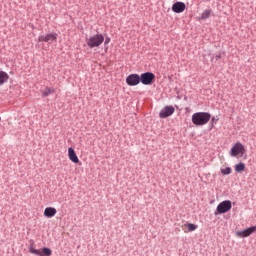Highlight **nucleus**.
<instances>
[{
    "mask_svg": "<svg viewBox=\"0 0 256 256\" xmlns=\"http://www.w3.org/2000/svg\"><path fill=\"white\" fill-rule=\"evenodd\" d=\"M211 16V10H204L201 14L200 19H209Z\"/></svg>",
    "mask_w": 256,
    "mask_h": 256,
    "instance_id": "nucleus-18",
    "label": "nucleus"
},
{
    "mask_svg": "<svg viewBox=\"0 0 256 256\" xmlns=\"http://www.w3.org/2000/svg\"><path fill=\"white\" fill-rule=\"evenodd\" d=\"M255 231H256V226H252L246 230L236 232V236H238L240 238L249 237V236L253 235V233H255Z\"/></svg>",
    "mask_w": 256,
    "mask_h": 256,
    "instance_id": "nucleus-10",
    "label": "nucleus"
},
{
    "mask_svg": "<svg viewBox=\"0 0 256 256\" xmlns=\"http://www.w3.org/2000/svg\"><path fill=\"white\" fill-rule=\"evenodd\" d=\"M7 81H9V75L4 71H0V85L7 83Z\"/></svg>",
    "mask_w": 256,
    "mask_h": 256,
    "instance_id": "nucleus-15",
    "label": "nucleus"
},
{
    "mask_svg": "<svg viewBox=\"0 0 256 256\" xmlns=\"http://www.w3.org/2000/svg\"><path fill=\"white\" fill-rule=\"evenodd\" d=\"M235 171L236 173H242V171H245V165L243 163L236 164Z\"/></svg>",
    "mask_w": 256,
    "mask_h": 256,
    "instance_id": "nucleus-17",
    "label": "nucleus"
},
{
    "mask_svg": "<svg viewBox=\"0 0 256 256\" xmlns=\"http://www.w3.org/2000/svg\"><path fill=\"white\" fill-rule=\"evenodd\" d=\"M231 207H232L231 201L225 200L217 206V212L220 214L227 213L231 211Z\"/></svg>",
    "mask_w": 256,
    "mask_h": 256,
    "instance_id": "nucleus-6",
    "label": "nucleus"
},
{
    "mask_svg": "<svg viewBox=\"0 0 256 256\" xmlns=\"http://www.w3.org/2000/svg\"><path fill=\"white\" fill-rule=\"evenodd\" d=\"M109 41H110V39L108 38V39H106L105 43L107 44V43H109Z\"/></svg>",
    "mask_w": 256,
    "mask_h": 256,
    "instance_id": "nucleus-20",
    "label": "nucleus"
},
{
    "mask_svg": "<svg viewBox=\"0 0 256 256\" xmlns=\"http://www.w3.org/2000/svg\"><path fill=\"white\" fill-rule=\"evenodd\" d=\"M182 229H183L184 233H189L191 231H195L197 229V225L187 223L182 226Z\"/></svg>",
    "mask_w": 256,
    "mask_h": 256,
    "instance_id": "nucleus-14",
    "label": "nucleus"
},
{
    "mask_svg": "<svg viewBox=\"0 0 256 256\" xmlns=\"http://www.w3.org/2000/svg\"><path fill=\"white\" fill-rule=\"evenodd\" d=\"M52 93H55V89H53V88H46L42 92V95H43V97H49V95H52Z\"/></svg>",
    "mask_w": 256,
    "mask_h": 256,
    "instance_id": "nucleus-16",
    "label": "nucleus"
},
{
    "mask_svg": "<svg viewBox=\"0 0 256 256\" xmlns=\"http://www.w3.org/2000/svg\"><path fill=\"white\" fill-rule=\"evenodd\" d=\"M29 253L38 256H51L52 251L49 248H43L42 250L35 249L33 246L29 247Z\"/></svg>",
    "mask_w": 256,
    "mask_h": 256,
    "instance_id": "nucleus-5",
    "label": "nucleus"
},
{
    "mask_svg": "<svg viewBox=\"0 0 256 256\" xmlns=\"http://www.w3.org/2000/svg\"><path fill=\"white\" fill-rule=\"evenodd\" d=\"M211 121V114L209 112H196L192 115V123L199 127L207 125Z\"/></svg>",
    "mask_w": 256,
    "mask_h": 256,
    "instance_id": "nucleus-1",
    "label": "nucleus"
},
{
    "mask_svg": "<svg viewBox=\"0 0 256 256\" xmlns=\"http://www.w3.org/2000/svg\"><path fill=\"white\" fill-rule=\"evenodd\" d=\"M222 175H231V167H226L221 169Z\"/></svg>",
    "mask_w": 256,
    "mask_h": 256,
    "instance_id": "nucleus-19",
    "label": "nucleus"
},
{
    "mask_svg": "<svg viewBox=\"0 0 256 256\" xmlns=\"http://www.w3.org/2000/svg\"><path fill=\"white\" fill-rule=\"evenodd\" d=\"M68 159H70L72 163H79V157L72 147L68 148Z\"/></svg>",
    "mask_w": 256,
    "mask_h": 256,
    "instance_id": "nucleus-12",
    "label": "nucleus"
},
{
    "mask_svg": "<svg viewBox=\"0 0 256 256\" xmlns=\"http://www.w3.org/2000/svg\"><path fill=\"white\" fill-rule=\"evenodd\" d=\"M55 215H57V209H55L54 207H47L44 210V216L48 217V219H51V217H55Z\"/></svg>",
    "mask_w": 256,
    "mask_h": 256,
    "instance_id": "nucleus-13",
    "label": "nucleus"
},
{
    "mask_svg": "<svg viewBox=\"0 0 256 256\" xmlns=\"http://www.w3.org/2000/svg\"><path fill=\"white\" fill-rule=\"evenodd\" d=\"M174 113H175V107L166 106L160 111L159 117L160 119H167V117H171V115H173Z\"/></svg>",
    "mask_w": 256,
    "mask_h": 256,
    "instance_id": "nucleus-7",
    "label": "nucleus"
},
{
    "mask_svg": "<svg viewBox=\"0 0 256 256\" xmlns=\"http://www.w3.org/2000/svg\"><path fill=\"white\" fill-rule=\"evenodd\" d=\"M216 59H221V55L216 56Z\"/></svg>",
    "mask_w": 256,
    "mask_h": 256,
    "instance_id": "nucleus-21",
    "label": "nucleus"
},
{
    "mask_svg": "<svg viewBox=\"0 0 256 256\" xmlns=\"http://www.w3.org/2000/svg\"><path fill=\"white\" fill-rule=\"evenodd\" d=\"M230 154L232 157H237V155H241V157H243V155H245V146L240 142H237L232 146Z\"/></svg>",
    "mask_w": 256,
    "mask_h": 256,
    "instance_id": "nucleus-3",
    "label": "nucleus"
},
{
    "mask_svg": "<svg viewBox=\"0 0 256 256\" xmlns=\"http://www.w3.org/2000/svg\"><path fill=\"white\" fill-rule=\"evenodd\" d=\"M126 83L130 85V87H135V85L141 83V77L138 74H131L126 78Z\"/></svg>",
    "mask_w": 256,
    "mask_h": 256,
    "instance_id": "nucleus-8",
    "label": "nucleus"
},
{
    "mask_svg": "<svg viewBox=\"0 0 256 256\" xmlns=\"http://www.w3.org/2000/svg\"><path fill=\"white\" fill-rule=\"evenodd\" d=\"M154 79H155V74L151 72H145L140 76V81L143 85H151Z\"/></svg>",
    "mask_w": 256,
    "mask_h": 256,
    "instance_id": "nucleus-4",
    "label": "nucleus"
},
{
    "mask_svg": "<svg viewBox=\"0 0 256 256\" xmlns=\"http://www.w3.org/2000/svg\"><path fill=\"white\" fill-rule=\"evenodd\" d=\"M38 41L40 43H50V41H57V33L39 36Z\"/></svg>",
    "mask_w": 256,
    "mask_h": 256,
    "instance_id": "nucleus-9",
    "label": "nucleus"
},
{
    "mask_svg": "<svg viewBox=\"0 0 256 256\" xmlns=\"http://www.w3.org/2000/svg\"><path fill=\"white\" fill-rule=\"evenodd\" d=\"M185 9H186V5L183 2H176L172 5V11L174 13H183Z\"/></svg>",
    "mask_w": 256,
    "mask_h": 256,
    "instance_id": "nucleus-11",
    "label": "nucleus"
},
{
    "mask_svg": "<svg viewBox=\"0 0 256 256\" xmlns=\"http://www.w3.org/2000/svg\"><path fill=\"white\" fill-rule=\"evenodd\" d=\"M103 41H105L103 34H95L86 39V45H88L90 49H95V47L103 45Z\"/></svg>",
    "mask_w": 256,
    "mask_h": 256,
    "instance_id": "nucleus-2",
    "label": "nucleus"
}]
</instances>
